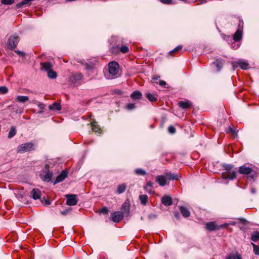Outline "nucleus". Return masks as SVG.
<instances>
[{"label": "nucleus", "mask_w": 259, "mask_h": 259, "mask_svg": "<svg viewBox=\"0 0 259 259\" xmlns=\"http://www.w3.org/2000/svg\"><path fill=\"white\" fill-rule=\"evenodd\" d=\"M34 149V146L33 144L31 142H27L19 145L17 148L16 151L17 153H23Z\"/></svg>", "instance_id": "1"}, {"label": "nucleus", "mask_w": 259, "mask_h": 259, "mask_svg": "<svg viewBox=\"0 0 259 259\" xmlns=\"http://www.w3.org/2000/svg\"><path fill=\"white\" fill-rule=\"evenodd\" d=\"M109 73L113 76V77H117V75L119 72V64L115 62L112 61L109 63Z\"/></svg>", "instance_id": "2"}, {"label": "nucleus", "mask_w": 259, "mask_h": 259, "mask_svg": "<svg viewBox=\"0 0 259 259\" xmlns=\"http://www.w3.org/2000/svg\"><path fill=\"white\" fill-rule=\"evenodd\" d=\"M19 41V37L16 34L11 35L7 41V46L10 50L15 49Z\"/></svg>", "instance_id": "3"}, {"label": "nucleus", "mask_w": 259, "mask_h": 259, "mask_svg": "<svg viewBox=\"0 0 259 259\" xmlns=\"http://www.w3.org/2000/svg\"><path fill=\"white\" fill-rule=\"evenodd\" d=\"M242 33H234L233 36H231V35H226L225 33H222L221 36L224 40L230 43V42H232V40L234 41H239L242 39Z\"/></svg>", "instance_id": "4"}, {"label": "nucleus", "mask_w": 259, "mask_h": 259, "mask_svg": "<svg viewBox=\"0 0 259 259\" xmlns=\"http://www.w3.org/2000/svg\"><path fill=\"white\" fill-rule=\"evenodd\" d=\"M83 76L81 73H77L69 77V82L70 84L76 85L79 84L80 80L82 79Z\"/></svg>", "instance_id": "5"}, {"label": "nucleus", "mask_w": 259, "mask_h": 259, "mask_svg": "<svg viewBox=\"0 0 259 259\" xmlns=\"http://www.w3.org/2000/svg\"><path fill=\"white\" fill-rule=\"evenodd\" d=\"M66 198V204L69 206H74L77 203V196L75 194H67L65 195Z\"/></svg>", "instance_id": "6"}, {"label": "nucleus", "mask_w": 259, "mask_h": 259, "mask_svg": "<svg viewBox=\"0 0 259 259\" xmlns=\"http://www.w3.org/2000/svg\"><path fill=\"white\" fill-rule=\"evenodd\" d=\"M123 212L120 211H117L111 214V219L115 223H118L123 218Z\"/></svg>", "instance_id": "7"}, {"label": "nucleus", "mask_w": 259, "mask_h": 259, "mask_svg": "<svg viewBox=\"0 0 259 259\" xmlns=\"http://www.w3.org/2000/svg\"><path fill=\"white\" fill-rule=\"evenodd\" d=\"M67 175L68 171L66 170H62L61 172L57 177L54 183V185L62 182L67 177Z\"/></svg>", "instance_id": "8"}, {"label": "nucleus", "mask_w": 259, "mask_h": 259, "mask_svg": "<svg viewBox=\"0 0 259 259\" xmlns=\"http://www.w3.org/2000/svg\"><path fill=\"white\" fill-rule=\"evenodd\" d=\"M41 194V191L38 189L34 188L31 190L30 196L34 200H37L40 198Z\"/></svg>", "instance_id": "9"}, {"label": "nucleus", "mask_w": 259, "mask_h": 259, "mask_svg": "<svg viewBox=\"0 0 259 259\" xmlns=\"http://www.w3.org/2000/svg\"><path fill=\"white\" fill-rule=\"evenodd\" d=\"M161 203L165 206H170L172 203L171 198L168 195H164L161 198Z\"/></svg>", "instance_id": "10"}, {"label": "nucleus", "mask_w": 259, "mask_h": 259, "mask_svg": "<svg viewBox=\"0 0 259 259\" xmlns=\"http://www.w3.org/2000/svg\"><path fill=\"white\" fill-rule=\"evenodd\" d=\"M235 65L240 67L242 69L246 70L248 68L249 64L245 60H239L235 62Z\"/></svg>", "instance_id": "11"}, {"label": "nucleus", "mask_w": 259, "mask_h": 259, "mask_svg": "<svg viewBox=\"0 0 259 259\" xmlns=\"http://www.w3.org/2000/svg\"><path fill=\"white\" fill-rule=\"evenodd\" d=\"M166 177L164 175L158 176L156 178V182L161 186H164L166 184Z\"/></svg>", "instance_id": "12"}, {"label": "nucleus", "mask_w": 259, "mask_h": 259, "mask_svg": "<svg viewBox=\"0 0 259 259\" xmlns=\"http://www.w3.org/2000/svg\"><path fill=\"white\" fill-rule=\"evenodd\" d=\"M252 171V169L245 165L241 166L239 168V172L241 174L248 175L250 174Z\"/></svg>", "instance_id": "13"}, {"label": "nucleus", "mask_w": 259, "mask_h": 259, "mask_svg": "<svg viewBox=\"0 0 259 259\" xmlns=\"http://www.w3.org/2000/svg\"><path fill=\"white\" fill-rule=\"evenodd\" d=\"M41 70L47 72L51 70L53 68L52 64L49 62L40 63Z\"/></svg>", "instance_id": "14"}, {"label": "nucleus", "mask_w": 259, "mask_h": 259, "mask_svg": "<svg viewBox=\"0 0 259 259\" xmlns=\"http://www.w3.org/2000/svg\"><path fill=\"white\" fill-rule=\"evenodd\" d=\"M122 209L123 210V212L126 215H128L129 214L130 212V201L128 199L126 200L122 204Z\"/></svg>", "instance_id": "15"}, {"label": "nucleus", "mask_w": 259, "mask_h": 259, "mask_svg": "<svg viewBox=\"0 0 259 259\" xmlns=\"http://www.w3.org/2000/svg\"><path fill=\"white\" fill-rule=\"evenodd\" d=\"M237 176V171H233L230 175H227L226 173H223L222 177L223 179L227 180H233L236 178Z\"/></svg>", "instance_id": "16"}, {"label": "nucleus", "mask_w": 259, "mask_h": 259, "mask_svg": "<svg viewBox=\"0 0 259 259\" xmlns=\"http://www.w3.org/2000/svg\"><path fill=\"white\" fill-rule=\"evenodd\" d=\"M49 109L50 110L52 111H60L61 109V105L59 103L54 102L52 105L49 106Z\"/></svg>", "instance_id": "17"}, {"label": "nucleus", "mask_w": 259, "mask_h": 259, "mask_svg": "<svg viewBox=\"0 0 259 259\" xmlns=\"http://www.w3.org/2000/svg\"><path fill=\"white\" fill-rule=\"evenodd\" d=\"M142 97V93L139 91H135L131 95V97L134 100H138L141 99Z\"/></svg>", "instance_id": "18"}, {"label": "nucleus", "mask_w": 259, "mask_h": 259, "mask_svg": "<svg viewBox=\"0 0 259 259\" xmlns=\"http://www.w3.org/2000/svg\"><path fill=\"white\" fill-rule=\"evenodd\" d=\"M165 176L167 179L170 180H178L180 178L178 174L171 173V172L166 173Z\"/></svg>", "instance_id": "19"}, {"label": "nucleus", "mask_w": 259, "mask_h": 259, "mask_svg": "<svg viewBox=\"0 0 259 259\" xmlns=\"http://www.w3.org/2000/svg\"><path fill=\"white\" fill-rule=\"evenodd\" d=\"M178 104L180 107L185 109L190 108L192 105L191 103L189 101H180Z\"/></svg>", "instance_id": "20"}, {"label": "nucleus", "mask_w": 259, "mask_h": 259, "mask_svg": "<svg viewBox=\"0 0 259 259\" xmlns=\"http://www.w3.org/2000/svg\"><path fill=\"white\" fill-rule=\"evenodd\" d=\"M92 130L95 132L96 134H100L101 130L97 124L96 121H93L91 123Z\"/></svg>", "instance_id": "21"}, {"label": "nucleus", "mask_w": 259, "mask_h": 259, "mask_svg": "<svg viewBox=\"0 0 259 259\" xmlns=\"http://www.w3.org/2000/svg\"><path fill=\"white\" fill-rule=\"evenodd\" d=\"M206 228L209 231H214L218 230V226L215 225L214 222H208L206 224Z\"/></svg>", "instance_id": "22"}, {"label": "nucleus", "mask_w": 259, "mask_h": 259, "mask_svg": "<svg viewBox=\"0 0 259 259\" xmlns=\"http://www.w3.org/2000/svg\"><path fill=\"white\" fill-rule=\"evenodd\" d=\"M180 210L184 217L187 218L190 216V212L186 207L180 206Z\"/></svg>", "instance_id": "23"}, {"label": "nucleus", "mask_w": 259, "mask_h": 259, "mask_svg": "<svg viewBox=\"0 0 259 259\" xmlns=\"http://www.w3.org/2000/svg\"><path fill=\"white\" fill-rule=\"evenodd\" d=\"M29 100V97L26 96H18L16 97V101L22 103H25Z\"/></svg>", "instance_id": "24"}, {"label": "nucleus", "mask_w": 259, "mask_h": 259, "mask_svg": "<svg viewBox=\"0 0 259 259\" xmlns=\"http://www.w3.org/2000/svg\"><path fill=\"white\" fill-rule=\"evenodd\" d=\"M148 196L147 195H140L139 196V200L140 201V202L141 204L143 205H146L148 202Z\"/></svg>", "instance_id": "25"}, {"label": "nucleus", "mask_w": 259, "mask_h": 259, "mask_svg": "<svg viewBox=\"0 0 259 259\" xmlns=\"http://www.w3.org/2000/svg\"><path fill=\"white\" fill-rule=\"evenodd\" d=\"M226 259H242L241 254L238 252L235 254H229L226 257Z\"/></svg>", "instance_id": "26"}, {"label": "nucleus", "mask_w": 259, "mask_h": 259, "mask_svg": "<svg viewBox=\"0 0 259 259\" xmlns=\"http://www.w3.org/2000/svg\"><path fill=\"white\" fill-rule=\"evenodd\" d=\"M52 172L48 170L45 175L43 180L45 182H49L52 180Z\"/></svg>", "instance_id": "27"}, {"label": "nucleus", "mask_w": 259, "mask_h": 259, "mask_svg": "<svg viewBox=\"0 0 259 259\" xmlns=\"http://www.w3.org/2000/svg\"><path fill=\"white\" fill-rule=\"evenodd\" d=\"M146 97L151 102L156 101L157 100V98L155 97V95L151 94L150 93H148L146 94Z\"/></svg>", "instance_id": "28"}, {"label": "nucleus", "mask_w": 259, "mask_h": 259, "mask_svg": "<svg viewBox=\"0 0 259 259\" xmlns=\"http://www.w3.org/2000/svg\"><path fill=\"white\" fill-rule=\"evenodd\" d=\"M48 76L51 79H55L57 77V73L52 69L47 72Z\"/></svg>", "instance_id": "29"}, {"label": "nucleus", "mask_w": 259, "mask_h": 259, "mask_svg": "<svg viewBox=\"0 0 259 259\" xmlns=\"http://www.w3.org/2000/svg\"><path fill=\"white\" fill-rule=\"evenodd\" d=\"M126 189V185L124 184L119 185L117 187V193L118 194H121L123 193Z\"/></svg>", "instance_id": "30"}, {"label": "nucleus", "mask_w": 259, "mask_h": 259, "mask_svg": "<svg viewBox=\"0 0 259 259\" xmlns=\"http://www.w3.org/2000/svg\"><path fill=\"white\" fill-rule=\"evenodd\" d=\"M251 239L254 242L257 241L259 239V232H254L251 235Z\"/></svg>", "instance_id": "31"}, {"label": "nucleus", "mask_w": 259, "mask_h": 259, "mask_svg": "<svg viewBox=\"0 0 259 259\" xmlns=\"http://www.w3.org/2000/svg\"><path fill=\"white\" fill-rule=\"evenodd\" d=\"M16 134V131L15 127L14 126H12L10 128L9 133L8 134V138H11L13 137Z\"/></svg>", "instance_id": "32"}, {"label": "nucleus", "mask_w": 259, "mask_h": 259, "mask_svg": "<svg viewBox=\"0 0 259 259\" xmlns=\"http://www.w3.org/2000/svg\"><path fill=\"white\" fill-rule=\"evenodd\" d=\"M110 52L114 54H118L120 52V49L118 46H114L110 48Z\"/></svg>", "instance_id": "33"}, {"label": "nucleus", "mask_w": 259, "mask_h": 259, "mask_svg": "<svg viewBox=\"0 0 259 259\" xmlns=\"http://www.w3.org/2000/svg\"><path fill=\"white\" fill-rule=\"evenodd\" d=\"M222 166L227 171H229L233 168L234 165L231 164L223 163Z\"/></svg>", "instance_id": "34"}, {"label": "nucleus", "mask_w": 259, "mask_h": 259, "mask_svg": "<svg viewBox=\"0 0 259 259\" xmlns=\"http://www.w3.org/2000/svg\"><path fill=\"white\" fill-rule=\"evenodd\" d=\"M213 63L217 67L218 71H220L223 67V63L220 60H217L216 61L214 62Z\"/></svg>", "instance_id": "35"}, {"label": "nucleus", "mask_w": 259, "mask_h": 259, "mask_svg": "<svg viewBox=\"0 0 259 259\" xmlns=\"http://www.w3.org/2000/svg\"><path fill=\"white\" fill-rule=\"evenodd\" d=\"M135 173L137 175L144 176L146 174V172L142 168H137L135 170Z\"/></svg>", "instance_id": "36"}, {"label": "nucleus", "mask_w": 259, "mask_h": 259, "mask_svg": "<svg viewBox=\"0 0 259 259\" xmlns=\"http://www.w3.org/2000/svg\"><path fill=\"white\" fill-rule=\"evenodd\" d=\"M119 49L120 52L123 54L126 53L129 51V48L126 45H124L121 46V47H119Z\"/></svg>", "instance_id": "37"}, {"label": "nucleus", "mask_w": 259, "mask_h": 259, "mask_svg": "<svg viewBox=\"0 0 259 259\" xmlns=\"http://www.w3.org/2000/svg\"><path fill=\"white\" fill-rule=\"evenodd\" d=\"M251 244L253 248V252L255 254L259 255V246L253 243H251Z\"/></svg>", "instance_id": "38"}, {"label": "nucleus", "mask_w": 259, "mask_h": 259, "mask_svg": "<svg viewBox=\"0 0 259 259\" xmlns=\"http://www.w3.org/2000/svg\"><path fill=\"white\" fill-rule=\"evenodd\" d=\"M182 48H183V46L182 45H179L177 47H176L175 49H174L173 50H172L171 51H170L169 52V54H171L172 53H176L178 51L181 50L182 49Z\"/></svg>", "instance_id": "39"}, {"label": "nucleus", "mask_w": 259, "mask_h": 259, "mask_svg": "<svg viewBox=\"0 0 259 259\" xmlns=\"http://www.w3.org/2000/svg\"><path fill=\"white\" fill-rule=\"evenodd\" d=\"M8 92V89L6 86L0 87V94H5Z\"/></svg>", "instance_id": "40"}, {"label": "nucleus", "mask_w": 259, "mask_h": 259, "mask_svg": "<svg viewBox=\"0 0 259 259\" xmlns=\"http://www.w3.org/2000/svg\"><path fill=\"white\" fill-rule=\"evenodd\" d=\"M1 3L3 5H10L14 3V0H1Z\"/></svg>", "instance_id": "41"}, {"label": "nucleus", "mask_w": 259, "mask_h": 259, "mask_svg": "<svg viewBox=\"0 0 259 259\" xmlns=\"http://www.w3.org/2000/svg\"><path fill=\"white\" fill-rule=\"evenodd\" d=\"M135 108H136V105H135V103H130L126 105V109L129 110H133V109H135Z\"/></svg>", "instance_id": "42"}, {"label": "nucleus", "mask_w": 259, "mask_h": 259, "mask_svg": "<svg viewBox=\"0 0 259 259\" xmlns=\"http://www.w3.org/2000/svg\"><path fill=\"white\" fill-rule=\"evenodd\" d=\"M168 131L170 134H173L176 133V128L172 125H170L168 127Z\"/></svg>", "instance_id": "43"}, {"label": "nucleus", "mask_w": 259, "mask_h": 259, "mask_svg": "<svg viewBox=\"0 0 259 259\" xmlns=\"http://www.w3.org/2000/svg\"><path fill=\"white\" fill-rule=\"evenodd\" d=\"M15 53H17L20 57H22L23 58L25 57V54L24 52L19 51V50H15Z\"/></svg>", "instance_id": "44"}, {"label": "nucleus", "mask_w": 259, "mask_h": 259, "mask_svg": "<svg viewBox=\"0 0 259 259\" xmlns=\"http://www.w3.org/2000/svg\"><path fill=\"white\" fill-rule=\"evenodd\" d=\"M109 210L108 208L106 207H103L102 209L100 210V213L106 214L108 213Z\"/></svg>", "instance_id": "45"}, {"label": "nucleus", "mask_w": 259, "mask_h": 259, "mask_svg": "<svg viewBox=\"0 0 259 259\" xmlns=\"http://www.w3.org/2000/svg\"><path fill=\"white\" fill-rule=\"evenodd\" d=\"M41 202L42 203H44V204L46 205H49L51 204V201L48 199H46L45 197H44L43 199H41Z\"/></svg>", "instance_id": "46"}, {"label": "nucleus", "mask_w": 259, "mask_h": 259, "mask_svg": "<svg viewBox=\"0 0 259 259\" xmlns=\"http://www.w3.org/2000/svg\"><path fill=\"white\" fill-rule=\"evenodd\" d=\"M227 132H230L233 135H236L237 133L235 131V130H234L233 128H232L231 126H229L228 127V131H227Z\"/></svg>", "instance_id": "47"}, {"label": "nucleus", "mask_w": 259, "mask_h": 259, "mask_svg": "<svg viewBox=\"0 0 259 259\" xmlns=\"http://www.w3.org/2000/svg\"><path fill=\"white\" fill-rule=\"evenodd\" d=\"M229 226L228 223H226L224 224H223L220 226H218V230H219L221 228H226Z\"/></svg>", "instance_id": "48"}, {"label": "nucleus", "mask_w": 259, "mask_h": 259, "mask_svg": "<svg viewBox=\"0 0 259 259\" xmlns=\"http://www.w3.org/2000/svg\"><path fill=\"white\" fill-rule=\"evenodd\" d=\"M144 189L149 194H153L154 193L153 190L152 189V188H149L147 187H145Z\"/></svg>", "instance_id": "49"}, {"label": "nucleus", "mask_w": 259, "mask_h": 259, "mask_svg": "<svg viewBox=\"0 0 259 259\" xmlns=\"http://www.w3.org/2000/svg\"><path fill=\"white\" fill-rule=\"evenodd\" d=\"M162 3L164 4H172V1L171 0H159Z\"/></svg>", "instance_id": "50"}, {"label": "nucleus", "mask_w": 259, "mask_h": 259, "mask_svg": "<svg viewBox=\"0 0 259 259\" xmlns=\"http://www.w3.org/2000/svg\"><path fill=\"white\" fill-rule=\"evenodd\" d=\"M37 106L40 110H44L45 107V105L41 102L38 103Z\"/></svg>", "instance_id": "51"}, {"label": "nucleus", "mask_w": 259, "mask_h": 259, "mask_svg": "<svg viewBox=\"0 0 259 259\" xmlns=\"http://www.w3.org/2000/svg\"><path fill=\"white\" fill-rule=\"evenodd\" d=\"M157 218V215L154 213H150L148 215V218L149 219H154Z\"/></svg>", "instance_id": "52"}, {"label": "nucleus", "mask_w": 259, "mask_h": 259, "mask_svg": "<svg viewBox=\"0 0 259 259\" xmlns=\"http://www.w3.org/2000/svg\"><path fill=\"white\" fill-rule=\"evenodd\" d=\"M153 185V183L151 181H148L146 183V185L145 187H147V188H149V187L152 188Z\"/></svg>", "instance_id": "53"}, {"label": "nucleus", "mask_w": 259, "mask_h": 259, "mask_svg": "<svg viewBox=\"0 0 259 259\" xmlns=\"http://www.w3.org/2000/svg\"><path fill=\"white\" fill-rule=\"evenodd\" d=\"M93 68V66L92 65H90V64H86V66H85V68L88 70H91Z\"/></svg>", "instance_id": "54"}, {"label": "nucleus", "mask_w": 259, "mask_h": 259, "mask_svg": "<svg viewBox=\"0 0 259 259\" xmlns=\"http://www.w3.org/2000/svg\"><path fill=\"white\" fill-rule=\"evenodd\" d=\"M159 84L161 86H164V85H166V83L164 80H160L159 82Z\"/></svg>", "instance_id": "55"}, {"label": "nucleus", "mask_w": 259, "mask_h": 259, "mask_svg": "<svg viewBox=\"0 0 259 259\" xmlns=\"http://www.w3.org/2000/svg\"><path fill=\"white\" fill-rule=\"evenodd\" d=\"M68 211H69L68 210L66 209L65 210L61 211L60 212H61V214L65 215L68 213Z\"/></svg>", "instance_id": "56"}, {"label": "nucleus", "mask_w": 259, "mask_h": 259, "mask_svg": "<svg viewBox=\"0 0 259 259\" xmlns=\"http://www.w3.org/2000/svg\"><path fill=\"white\" fill-rule=\"evenodd\" d=\"M229 226V225H232V226H235L237 224V222L235 221H231L228 223Z\"/></svg>", "instance_id": "57"}, {"label": "nucleus", "mask_w": 259, "mask_h": 259, "mask_svg": "<svg viewBox=\"0 0 259 259\" xmlns=\"http://www.w3.org/2000/svg\"><path fill=\"white\" fill-rule=\"evenodd\" d=\"M17 197L18 199H22L23 198V195L21 194H18Z\"/></svg>", "instance_id": "58"}, {"label": "nucleus", "mask_w": 259, "mask_h": 259, "mask_svg": "<svg viewBox=\"0 0 259 259\" xmlns=\"http://www.w3.org/2000/svg\"><path fill=\"white\" fill-rule=\"evenodd\" d=\"M250 191H251V193L252 194H255V192H256V190H255V188H254V187H252V188H251Z\"/></svg>", "instance_id": "59"}, {"label": "nucleus", "mask_w": 259, "mask_h": 259, "mask_svg": "<svg viewBox=\"0 0 259 259\" xmlns=\"http://www.w3.org/2000/svg\"><path fill=\"white\" fill-rule=\"evenodd\" d=\"M159 76H154L152 77L153 80H158L159 78Z\"/></svg>", "instance_id": "60"}, {"label": "nucleus", "mask_w": 259, "mask_h": 259, "mask_svg": "<svg viewBox=\"0 0 259 259\" xmlns=\"http://www.w3.org/2000/svg\"><path fill=\"white\" fill-rule=\"evenodd\" d=\"M175 216L176 218H177L178 219H179V213L178 212H176L175 213Z\"/></svg>", "instance_id": "61"}, {"label": "nucleus", "mask_w": 259, "mask_h": 259, "mask_svg": "<svg viewBox=\"0 0 259 259\" xmlns=\"http://www.w3.org/2000/svg\"><path fill=\"white\" fill-rule=\"evenodd\" d=\"M232 48H234L235 49H237V48L239 47V45H237V47H235V45L233 46V44H232Z\"/></svg>", "instance_id": "62"}, {"label": "nucleus", "mask_w": 259, "mask_h": 259, "mask_svg": "<svg viewBox=\"0 0 259 259\" xmlns=\"http://www.w3.org/2000/svg\"><path fill=\"white\" fill-rule=\"evenodd\" d=\"M235 32H237V33L242 32V30L238 29L237 30H236V31Z\"/></svg>", "instance_id": "63"}, {"label": "nucleus", "mask_w": 259, "mask_h": 259, "mask_svg": "<svg viewBox=\"0 0 259 259\" xmlns=\"http://www.w3.org/2000/svg\"><path fill=\"white\" fill-rule=\"evenodd\" d=\"M39 114H42L43 113V110H40L38 112Z\"/></svg>", "instance_id": "64"}]
</instances>
